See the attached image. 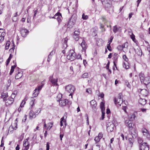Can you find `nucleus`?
<instances>
[{
  "instance_id": "obj_1",
  "label": "nucleus",
  "mask_w": 150,
  "mask_h": 150,
  "mask_svg": "<svg viewBox=\"0 0 150 150\" xmlns=\"http://www.w3.org/2000/svg\"><path fill=\"white\" fill-rule=\"evenodd\" d=\"M126 125L129 128V130H133L134 131V133L133 134V135H132V137L133 138L136 137L137 136V133L136 131L134 128H133V126L134 125L133 124L131 120H126L125 122ZM132 134V135L133 133L131 132Z\"/></svg>"
},
{
  "instance_id": "obj_2",
  "label": "nucleus",
  "mask_w": 150,
  "mask_h": 150,
  "mask_svg": "<svg viewBox=\"0 0 150 150\" xmlns=\"http://www.w3.org/2000/svg\"><path fill=\"white\" fill-rule=\"evenodd\" d=\"M139 76L142 83H143L145 85L150 83V76L145 77L144 74L142 73L139 74Z\"/></svg>"
},
{
  "instance_id": "obj_3",
  "label": "nucleus",
  "mask_w": 150,
  "mask_h": 150,
  "mask_svg": "<svg viewBox=\"0 0 150 150\" xmlns=\"http://www.w3.org/2000/svg\"><path fill=\"white\" fill-rule=\"evenodd\" d=\"M112 0H107L105 4V9L109 13H112L113 11V7L112 6Z\"/></svg>"
},
{
  "instance_id": "obj_4",
  "label": "nucleus",
  "mask_w": 150,
  "mask_h": 150,
  "mask_svg": "<svg viewBox=\"0 0 150 150\" xmlns=\"http://www.w3.org/2000/svg\"><path fill=\"white\" fill-rule=\"evenodd\" d=\"M77 19V15L76 14H73L70 18L68 24V28H72L76 23Z\"/></svg>"
},
{
  "instance_id": "obj_5",
  "label": "nucleus",
  "mask_w": 150,
  "mask_h": 150,
  "mask_svg": "<svg viewBox=\"0 0 150 150\" xmlns=\"http://www.w3.org/2000/svg\"><path fill=\"white\" fill-rule=\"evenodd\" d=\"M67 59L71 61H73L76 59V54L73 50L69 51V53L67 56Z\"/></svg>"
},
{
  "instance_id": "obj_6",
  "label": "nucleus",
  "mask_w": 150,
  "mask_h": 150,
  "mask_svg": "<svg viewBox=\"0 0 150 150\" xmlns=\"http://www.w3.org/2000/svg\"><path fill=\"white\" fill-rule=\"evenodd\" d=\"M65 88L67 92L70 93L69 96H71L72 97V95L75 89L74 86L71 85H69L65 86Z\"/></svg>"
},
{
  "instance_id": "obj_7",
  "label": "nucleus",
  "mask_w": 150,
  "mask_h": 150,
  "mask_svg": "<svg viewBox=\"0 0 150 150\" xmlns=\"http://www.w3.org/2000/svg\"><path fill=\"white\" fill-rule=\"evenodd\" d=\"M122 97L123 96L122 93H120L119 94V96L117 99L116 98H114L115 103L116 105L117 102L118 105L120 106L123 102L122 98Z\"/></svg>"
},
{
  "instance_id": "obj_8",
  "label": "nucleus",
  "mask_w": 150,
  "mask_h": 150,
  "mask_svg": "<svg viewBox=\"0 0 150 150\" xmlns=\"http://www.w3.org/2000/svg\"><path fill=\"white\" fill-rule=\"evenodd\" d=\"M49 80L53 86H58V84L57 83L58 78H53V75L50 76Z\"/></svg>"
},
{
  "instance_id": "obj_9",
  "label": "nucleus",
  "mask_w": 150,
  "mask_h": 150,
  "mask_svg": "<svg viewBox=\"0 0 150 150\" xmlns=\"http://www.w3.org/2000/svg\"><path fill=\"white\" fill-rule=\"evenodd\" d=\"M20 33L21 36L23 37H25L29 33V31L24 28L20 29Z\"/></svg>"
},
{
  "instance_id": "obj_10",
  "label": "nucleus",
  "mask_w": 150,
  "mask_h": 150,
  "mask_svg": "<svg viewBox=\"0 0 150 150\" xmlns=\"http://www.w3.org/2000/svg\"><path fill=\"white\" fill-rule=\"evenodd\" d=\"M140 150H149V147L146 143H144L139 146Z\"/></svg>"
},
{
  "instance_id": "obj_11",
  "label": "nucleus",
  "mask_w": 150,
  "mask_h": 150,
  "mask_svg": "<svg viewBox=\"0 0 150 150\" xmlns=\"http://www.w3.org/2000/svg\"><path fill=\"white\" fill-rule=\"evenodd\" d=\"M115 125L113 123H109L107 125V130L108 132H112L114 129Z\"/></svg>"
},
{
  "instance_id": "obj_12",
  "label": "nucleus",
  "mask_w": 150,
  "mask_h": 150,
  "mask_svg": "<svg viewBox=\"0 0 150 150\" xmlns=\"http://www.w3.org/2000/svg\"><path fill=\"white\" fill-rule=\"evenodd\" d=\"M91 106L92 108V109L94 111L96 110V107L97 104L96 102L94 100H92L90 102Z\"/></svg>"
},
{
  "instance_id": "obj_13",
  "label": "nucleus",
  "mask_w": 150,
  "mask_h": 150,
  "mask_svg": "<svg viewBox=\"0 0 150 150\" xmlns=\"http://www.w3.org/2000/svg\"><path fill=\"white\" fill-rule=\"evenodd\" d=\"M102 21L104 23L105 25H106L107 27L108 28L109 26L110 30H111V22L110 21H108L106 18L104 17H102Z\"/></svg>"
},
{
  "instance_id": "obj_14",
  "label": "nucleus",
  "mask_w": 150,
  "mask_h": 150,
  "mask_svg": "<svg viewBox=\"0 0 150 150\" xmlns=\"http://www.w3.org/2000/svg\"><path fill=\"white\" fill-rule=\"evenodd\" d=\"M59 104L62 106H64L68 103V100L66 99H60L59 100Z\"/></svg>"
},
{
  "instance_id": "obj_15",
  "label": "nucleus",
  "mask_w": 150,
  "mask_h": 150,
  "mask_svg": "<svg viewBox=\"0 0 150 150\" xmlns=\"http://www.w3.org/2000/svg\"><path fill=\"white\" fill-rule=\"evenodd\" d=\"M28 138L26 139V141H23V146L25 147V149L26 150H28L29 148V143L28 141Z\"/></svg>"
},
{
  "instance_id": "obj_16",
  "label": "nucleus",
  "mask_w": 150,
  "mask_h": 150,
  "mask_svg": "<svg viewBox=\"0 0 150 150\" xmlns=\"http://www.w3.org/2000/svg\"><path fill=\"white\" fill-rule=\"evenodd\" d=\"M81 46L82 48V50H83L85 52L87 48V46L84 40H83L81 44Z\"/></svg>"
},
{
  "instance_id": "obj_17",
  "label": "nucleus",
  "mask_w": 150,
  "mask_h": 150,
  "mask_svg": "<svg viewBox=\"0 0 150 150\" xmlns=\"http://www.w3.org/2000/svg\"><path fill=\"white\" fill-rule=\"evenodd\" d=\"M142 132L143 135L147 138H149L150 137V134L147 129H143L142 130Z\"/></svg>"
},
{
  "instance_id": "obj_18",
  "label": "nucleus",
  "mask_w": 150,
  "mask_h": 150,
  "mask_svg": "<svg viewBox=\"0 0 150 150\" xmlns=\"http://www.w3.org/2000/svg\"><path fill=\"white\" fill-rule=\"evenodd\" d=\"M13 101V99L9 98L8 99H6L5 101L6 102V105L7 106L12 104Z\"/></svg>"
},
{
  "instance_id": "obj_19",
  "label": "nucleus",
  "mask_w": 150,
  "mask_h": 150,
  "mask_svg": "<svg viewBox=\"0 0 150 150\" xmlns=\"http://www.w3.org/2000/svg\"><path fill=\"white\" fill-rule=\"evenodd\" d=\"M29 117L30 118L32 119L33 118H35L36 117V115L35 113L34 112L33 110H31L29 114Z\"/></svg>"
},
{
  "instance_id": "obj_20",
  "label": "nucleus",
  "mask_w": 150,
  "mask_h": 150,
  "mask_svg": "<svg viewBox=\"0 0 150 150\" xmlns=\"http://www.w3.org/2000/svg\"><path fill=\"white\" fill-rule=\"evenodd\" d=\"M146 100L145 99L140 98L139 100V102L140 104L144 105L146 104Z\"/></svg>"
},
{
  "instance_id": "obj_21",
  "label": "nucleus",
  "mask_w": 150,
  "mask_h": 150,
  "mask_svg": "<svg viewBox=\"0 0 150 150\" xmlns=\"http://www.w3.org/2000/svg\"><path fill=\"white\" fill-rule=\"evenodd\" d=\"M8 96V93H3L1 94V98L3 99V100L5 101L6 99V98Z\"/></svg>"
},
{
  "instance_id": "obj_22",
  "label": "nucleus",
  "mask_w": 150,
  "mask_h": 150,
  "mask_svg": "<svg viewBox=\"0 0 150 150\" xmlns=\"http://www.w3.org/2000/svg\"><path fill=\"white\" fill-rule=\"evenodd\" d=\"M39 93V91L36 89H35L33 91V96L35 97H36L38 95Z\"/></svg>"
},
{
  "instance_id": "obj_23",
  "label": "nucleus",
  "mask_w": 150,
  "mask_h": 150,
  "mask_svg": "<svg viewBox=\"0 0 150 150\" xmlns=\"http://www.w3.org/2000/svg\"><path fill=\"white\" fill-rule=\"evenodd\" d=\"M12 56H13V55H12V54H10L9 57H8V58L7 59V60L6 61V66H7L9 64L11 58L12 57Z\"/></svg>"
},
{
  "instance_id": "obj_24",
  "label": "nucleus",
  "mask_w": 150,
  "mask_h": 150,
  "mask_svg": "<svg viewBox=\"0 0 150 150\" xmlns=\"http://www.w3.org/2000/svg\"><path fill=\"white\" fill-rule=\"evenodd\" d=\"M113 59L114 62H117L118 59V54L117 53H115L113 56Z\"/></svg>"
},
{
  "instance_id": "obj_25",
  "label": "nucleus",
  "mask_w": 150,
  "mask_h": 150,
  "mask_svg": "<svg viewBox=\"0 0 150 150\" xmlns=\"http://www.w3.org/2000/svg\"><path fill=\"white\" fill-rule=\"evenodd\" d=\"M22 76V74L21 73L18 72V74H16L15 76V78L16 79H18L20 78Z\"/></svg>"
},
{
  "instance_id": "obj_26",
  "label": "nucleus",
  "mask_w": 150,
  "mask_h": 150,
  "mask_svg": "<svg viewBox=\"0 0 150 150\" xmlns=\"http://www.w3.org/2000/svg\"><path fill=\"white\" fill-rule=\"evenodd\" d=\"M100 108L101 109V111L105 110L104 103L102 102L100 103Z\"/></svg>"
},
{
  "instance_id": "obj_27",
  "label": "nucleus",
  "mask_w": 150,
  "mask_h": 150,
  "mask_svg": "<svg viewBox=\"0 0 150 150\" xmlns=\"http://www.w3.org/2000/svg\"><path fill=\"white\" fill-rule=\"evenodd\" d=\"M10 42L9 41H7L5 47V49L6 50H8L9 48L10 45Z\"/></svg>"
},
{
  "instance_id": "obj_28",
  "label": "nucleus",
  "mask_w": 150,
  "mask_h": 150,
  "mask_svg": "<svg viewBox=\"0 0 150 150\" xmlns=\"http://www.w3.org/2000/svg\"><path fill=\"white\" fill-rule=\"evenodd\" d=\"M135 117V115L134 114H132V115H130L129 117V118L130 120H134Z\"/></svg>"
},
{
  "instance_id": "obj_29",
  "label": "nucleus",
  "mask_w": 150,
  "mask_h": 150,
  "mask_svg": "<svg viewBox=\"0 0 150 150\" xmlns=\"http://www.w3.org/2000/svg\"><path fill=\"white\" fill-rule=\"evenodd\" d=\"M79 29H77V30H75L74 32V33L73 35H76L79 36Z\"/></svg>"
},
{
  "instance_id": "obj_30",
  "label": "nucleus",
  "mask_w": 150,
  "mask_h": 150,
  "mask_svg": "<svg viewBox=\"0 0 150 150\" xmlns=\"http://www.w3.org/2000/svg\"><path fill=\"white\" fill-rule=\"evenodd\" d=\"M118 30V29L117 25H115L113 27V31L114 33H116Z\"/></svg>"
},
{
  "instance_id": "obj_31",
  "label": "nucleus",
  "mask_w": 150,
  "mask_h": 150,
  "mask_svg": "<svg viewBox=\"0 0 150 150\" xmlns=\"http://www.w3.org/2000/svg\"><path fill=\"white\" fill-rule=\"evenodd\" d=\"M104 26L103 25L102 23L100 24V28L102 29L101 31L102 32H103L105 30V29L104 28Z\"/></svg>"
},
{
  "instance_id": "obj_32",
  "label": "nucleus",
  "mask_w": 150,
  "mask_h": 150,
  "mask_svg": "<svg viewBox=\"0 0 150 150\" xmlns=\"http://www.w3.org/2000/svg\"><path fill=\"white\" fill-rule=\"evenodd\" d=\"M88 16L87 15H85L84 13H83L82 15V18L83 20H86L88 18Z\"/></svg>"
},
{
  "instance_id": "obj_33",
  "label": "nucleus",
  "mask_w": 150,
  "mask_h": 150,
  "mask_svg": "<svg viewBox=\"0 0 150 150\" xmlns=\"http://www.w3.org/2000/svg\"><path fill=\"white\" fill-rule=\"evenodd\" d=\"M48 124L49 126L47 128V129L50 130L52 127V126L53 125V123L50 122Z\"/></svg>"
},
{
  "instance_id": "obj_34",
  "label": "nucleus",
  "mask_w": 150,
  "mask_h": 150,
  "mask_svg": "<svg viewBox=\"0 0 150 150\" xmlns=\"http://www.w3.org/2000/svg\"><path fill=\"white\" fill-rule=\"evenodd\" d=\"M34 99L33 100H32L30 102V108H32L34 105Z\"/></svg>"
},
{
  "instance_id": "obj_35",
  "label": "nucleus",
  "mask_w": 150,
  "mask_h": 150,
  "mask_svg": "<svg viewBox=\"0 0 150 150\" xmlns=\"http://www.w3.org/2000/svg\"><path fill=\"white\" fill-rule=\"evenodd\" d=\"M88 73H85L82 74V77L83 78H86L88 77Z\"/></svg>"
},
{
  "instance_id": "obj_36",
  "label": "nucleus",
  "mask_w": 150,
  "mask_h": 150,
  "mask_svg": "<svg viewBox=\"0 0 150 150\" xmlns=\"http://www.w3.org/2000/svg\"><path fill=\"white\" fill-rule=\"evenodd\" d=\"M73 38L76 41H78L79 38V36L73 35Z\"/></svg>"
},
{
  "instance_id": "obj_37",
  "label": "nucleus",
  "mask_w": 150,
  "mask_h": 150,
  "mask_svg": "<svg viewBox=\"0 0 150 150\" xmlns=\"http://www.w3.org/2000/svg\"><path fill=\"white\" fill-rule=\"evenodd\" d=\"M110 43H108L107 45V48L110 51H111L112 50L111 47L110 46Z\"/></svg>"
},
{
  "instance_id": "obj_38",
  "label": "nucleus",
  "mask_w": 150,
  "mask_h": 150,
  "mask_svg": "<svg viewBox=\"0 0 150 150\" xmlns=\"http://www.w3.org/2000/svg\"><path fill=\"white\" fill-rule=\"evenodd\" d=\"M86 92L90 94H91L92 93L91 89V88L87 89L86 91Z\"/></svg>"
},
{
  "instance_id": "obj_39",
  "label": "nucleus",
  "mask_w": 150,
  "mask_h": 150,
  "mask_svg": "<svg viewBox=\"0 0 150 150\" xmlns=\"http://www.w3.org/2000/svg\"><path fill=\"white\" fill-rule=\"evenodd\" d=\"M138 143L140 145H141L142 144L143 140H142V139L140 138H138Z\"/></svg>"
},
{
  "instance_id": "obj_40",
  "label": "nucleus",
  "mask_w": 150,
  "mask_h": 150,
  "mask_svg": "<svg viewBox=\"0 0 150 150\" xmlns=\"http://www.w3.org/2000/svg\"><path fill=\"white\" fill-rule=\"evenodd\" d=\"M101 138H99L98 137H97L95 138L94 140L95 141L96 143H97L98 142Z\"/></svg>"
},
{
  "instance_id": "obj_41",
  "label": "nucleus",
  "mask_w": 150,
  "mask_h": 150,
  "mask_svg": "<svg viewBox=\"0 0 150 150\" xmlns=\"http://www.w3.org/2000/svg\"><path fill=\"white\" fill-rule=\"evenodd\" d=\"M62 18V15L58 16L57 17H56L57 18V20L58 21L59 23L60 22H61V18Z\"/></svg>"
},
{
  "instance_id": "obj_42",
  "label": "nucleus",
  "mask_w": 150,
  "mask_h": 150,
  "mask_svg": "<svg viewBox=\"0 0 150 150\" xmlns=\"http://www.w3.org/2000/svg\"><path fill=\"white\" fill-rule=\"evenodd\" d=\"M43 86V84H42L41 85H40L38 86L37 88H36L35 89H37L39 91L40 90H41L42 89Z\"/></svg>"
},
{
  "instance_id": "obj_43",
  "label": "nucleus",
  "mask_w": 150,
  "mask_h": 150,
  "mask_svg": "<svg viewBox=\"0 0 150 150\" xmlns=\"http://www.w3.org/2000/svg\"><path fill=\"white\" fill-rule=\"evenodd\" d=\"M101 111L102 112V116L101 119L102 120H103L105 117V112H104L105 110H103Z\"/></svg>"
},
{
  "instance_id": "obj_44",
  "label": "nucleus",
  "mask_w": 150,
  "mask_h": 150,
  "mask_svg": "<svg viewBox=\"0 0 150 150\" xmlns=\"http://www.w3.org/2000/svg\"><path fill=\"white\" fill-rule=\"evenodd\" d=\"M122 46L123 48H127L128 47V43L127 42H125L123 45H122Z\"/></svg>"
},
{
  "instance_id": "obj_45",
  "label": "nucleus",
  "mask_w": 150,
  "mask_h": 150,
  "mask_svg": "<svg viewBox=\"0 0 150 150\" xmlns=\"http://www.w3.org/2000/svg\"><path fill=\"white\" fill-rule=\"evenodd\" d=\"M123 59L126 62H127L128 61V59L126 55H124L123 56Z\"/></svg>"
},
{
  "instance_id": "obj_46",
  "label": "nucleus",
  "mask_w": 150,
  "mask_h": 150,
  "mask_svg": "<svg viewBox=\"0 0 150 150\" xmlns=\"http://www.w3.org/2000/svg\"><path fill=\"white\" fill-rule=\"evenodd\" d=\"M125 85L127 86L129 88H130L131 87L130 85L129 84V82L127 80L125 81Z\"/></svg>"
},
{
  "instance_id": "obj_47",
  "label": "nucleus",
  "mask_w": 150,
  "mask_h": 150,
  "mask_svg": "<svg viewBox=\"0 0 150 150\" xmlns=\"http://www.w3.org/2000/svg\"><path fill=\"white\" fill-rule=\"evenodd\" d=\"M25 100H22L20 105V107H23L24 106V105L25 104Z\"/></svg>"
},
{
  "instance_id": "obj_48",
  "label": "nucleus",
  "mask_w": 150,
  "mask_h": 150,
  "mask_svg": "<svg viewBox=\"0 0 150 150\" xmlns=\"http://www.w3.org/2000/svg\"><path fill=\"white\" fill-rule=\"evenodd\" d=\"M131 38L132 39L133 41L134 42V40H135V35L132 33V35L130 36Z\"/></svg>"
},
{
  "instance_id": "obj_49",
  "label": "nucleus",
  "mask_w": 150,
  "mask_h": 150,
  "mask_svg": "<svg viewBox=\"0 0 150 150\" xmlns=\"http://www.w3.org/2000/svg\"><path fill=\"white\" fill-rule=\"evenodd\" d=\"M4 7L3 4L1 5L0 4V12H1L3 11V10Z\"/></svg>"
},
{
  "instance_id": "obj_50",
  "label": "nucleus",
  "mask_w": 150,
  "mask_h": 150,
  "mask_svg": "<svg viewBox=\"0 0 150 150\" xmlns=\"http://www.w3.org/2000/svg\"><path fill=\"white\" fill-rule=\"evenodd\" d=\"M129 141L130 143L131 144H132L133 142H134V141L133 139L131 138H129Z\"/></svg>"
},
{
  "instance_id": "obj_51",
  "label": "nucleus",
  "mask_w": 150,
  "mask_h": 150,
  "mask_svg": "<svg viewBox=\"0 0 150 150\" xmlns=\"http://www.w3.org/2000/svg\"><path fill=\"white\" fill-rule=\"evenodd\" d=\"M117 49L119 50H123V48L122 45H119L117 47Z\"/></svg>"
},
{
  "instance_id": "obj_52",
  "label": "nucleus",
  "mask_w": 150,
  "mask_h": 150,
  "mask_svg": "<svg viewBox=\"0 0 150 150\" xmlns=\"http://www.w3.org/2000/svg\"><path fill=\"white\" fill-rule=\"evenodd\" d=\"M4 137H2V139H1V144L0 145V147H3L4 145V141H3V139Z\"/></svg>"
},
{
  "instance_id": "obj_53",
  "label": "nucleus",
  "mask_w": 150,
  "mask_h": 150,
  "mask_svg": "<svg viewBox=\"0 0 150 150\" xmlns=\"http://www.w3.org/2000/svg\"><path fill=\"white\" fill-rule=\"evenodd\" d=\"M113 38V36H111L110 37L108 43H110V44L112 42V41Z\"/></svg>"
},
{
  "instance_id": "obj_54",
  "label": "nucleus",
  "mask_w": 150,
  "mask_h": 150,
  "mask_svg": "<svg viewBox=\"0 0 150 150\" xmlns=\"http://www.w3.org/2000/svg\"><path fill=\"white\" fill-rule=\"evenodd\" d=\"M41 111V110L40 109V108H39L38 110H36V111H35V115H38V113H39L40 112V111Z\"/></svg>"
},
{
  "instance_id": "obj_55",
  "label": "nucleus",
  "mask_w": 150,
  "mask_h": 150,
  "mask_svg": "<svg viewBox=\"0 0 150 150\" xmlns=\"http://www.w3.org/2000/svg\"><path fill=\"white\" fill-rule=\"evenodd\" d=\"M16 95L14 93H12L11 95V98H12L14 100V98L15 97Z\"/></svg>"
},
{
  "instance_id": "obj_56",
  "label": "nucleus",
  "mask_w": 150,
  "mask_h": 150,
  "mask_svg": "<svg viewBox=\"0 0 150 150\" xmlns=\"http://www.w3.org/2000/svg\"><path fill=\"white\" fill-rule=\"evenodd\" d=\"M62 14H61L59 12H58L57 13H56L55 15V17H58V16H61Z\"/></svg>"
},
{
  "instance_id": "obj_57",
  "label": "nucleus",
  "mask_w": 150,
  "mask_h": 150,
  "mask_svg": "<svg viewBox=\"0 0 150 150\" xmlns=\"http://www.w3.org/2000/svg\"><path fill=\"white\" fill-rule=\"evenodd\" d=\"M76 59H82L81 55L80 54H78L77 56L76 55Z\"/></svg>"
},
{
  "instance_id": "obj_58",
  "label": "nucleus",
  "mask_w": 150,
  "mask_h": 150,
  "mask_svg": "<svg viewBox=\"0 0 150 150\" xmlns=\"http://www.w3.org/2000/svg\"><path fill=\"white\" fill-rule=\"evenodd\" d=\"M50 149V145L48 142H47L46 144V150H49Z\"/></svg>"
},
{
  "instance_id": "obj_59",
  "label": "nucleus",
  "mask_w": 150,
  "mask_h": 150,
  "mask_svg": "<svg viewBox=\"0 0 150 150\" xmlns=\"http://www.w3.org/2000/svg\"><path fill=\"white\" fill-rule=\"evenodd\" d=\"M60 121H62V122H64L65 123V125H66V123L65 120H64V117H63L61 119V120Z\"/></svg>"
},
{
  "instance_id": "obj_60",
  "label": "nucleus",
  "mask_w": 150,
  "mask_h": 150,
  "mask_svg": "<svg viewBox=\"0 0 150 150\" xmlns=\"http://www.w3.org/2000/svg\"><path fill=\"white\" fill-rule=\"evenodd\" d=\"M110 63V62L109 61H108V63L107 64V65L106 67V68L107 69H109Z\"/></svg>"
},
{
  "instance_id": "obj_61",
  "label": "nucleus",
  "mask_w": 150,
  "mask_h": 150,
  "mask_svg": "<svg viewBox=\"0 0 150 150\" xmlns=\"http://www.w3.org/2000/svg\"><path fill=\"white\" fill-rule=\"evenodd\" d=\"M148 90H150V83L145 85Z\"/></svg>"
},
{
  "instance_id": "obj_62",
  "label": "nucleus",
  "mask_w": 150,
  "mask_h": 150,
  "mask_svg": "<svg viewBox=\"0 0 150 150\" xmlns=\"http://www.w3.org/2000/svg\"><path fill=\"white\" fill-rule=\"evenodd\" d=\"M55 52V50H53L52 51H51L49 54L50 55H51L52 56V55L54 54Z\"/></svg>"
},
{
  "instance_id": "obj_63",
  "label": "nucleus",
  "mask_w": 150,
  "mask_h": 150,
  "mask_svg": "<svg viewBox=\"0 0 150 150\" xmlns=\"http://www.w3.org/2000/svg\"><path fill=\"white\" fill-rule=\"evenodd\" d=\"M127 107L126 106H124L122 108V109L126 113H127L126 109L127 108Z\"/></svg>"
},
{
  "instance_id": "obj_64",
  "label": "nucleus",
  "mask_w": 150,
  "mask_h": 150,
  "mask_svg": "<svg viewBox=\"0 0 150 150\" xmlns=\"http://www.w3.org/2000/svg\"><path fill=\"white\" fill-rule=\"evenodd\" d=\"M51 56H52L50 54H49L48 55L47 60L48 62H49L50 61L51 58Z\"/></svg>"
}]
</instances>
